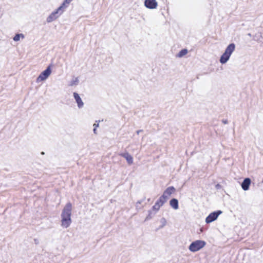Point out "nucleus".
Listing matches in <instances>:
<instances>
[{"mask_svg":"<svg viewBox=\"0 0 263 263\" xmlns=\"http://www.w3.org/2000/svg\"><path fill=\"white\" fill-rule=\"evenodd\" d=\"M262 37H263V32L261 33Z\"/></svg>","mask_w":263,"mask_h":263,"instance_id":"nucleus-29","label":"nucleus"},{"mask_svg":"<svg viewBox=\"0 0 263 263\" xmlns=\"http://www.w3.org/2000/svg\"><path fill=\"white\" fill-rule=\"evenodd\" d=\"M99 126V124H94L93 126L96 128H97Z\"/></svg>","mask_w":263,"mask_h":263,"instance_id":"nucleus-23","label":"nucleus"},{"mask_svg":"<svg viewBox=\"0 0 263 263\" xmlns=\"http://www.w3.org/2000/svg\"><path fill=\"white\" fill-rule=\"evenodd\" d=\"M161 222L162 223V226H160V228H162L163 227H164L166 225V220L164 218H162L161 219Z\"/></svg>","mask_w":263,"mask_h":263,"instance_id":"nucleus-20","label":"nucleus"},{"mask_svg":"<svg viewBox=\"0 0 263 263\" xmlns=\"http://www.w3.org/2000/svg\"><path fill=\"white\" fill-rule=\"evenodd\" d=\"M73 97L76 100V102L77 103L78 107L79 108H81L84 106V103L80 98L79 95L77 92L73 93Z\"/></svg>","mask_w":263,"mask_h":263,"instance_id":"nucleus-9","label":"nucleus"},{"mask_svg":"<svg viewBox=\"0 0 263 263\" xmlns=\"http://www.w3.org/2000/svg\"><path fill=\"white\" fill-rule=\"evenodd\" d=\"M160 206L158 203H155V205L152 207V210L154 211L155 212L157 213V212L159 210L160 208Z\"/></svg>","mask_w":263,"mask_h":263,"instance_id":"nucleus-19","label":"nucleus"},{"mask_svg":"<svg viewBox=\"0 0 263 263\" xmlns=\"http://www.w3.org/2000/svg\"><path fill=\"white\" fill-rule=\"evenodd\" d=\"M71 211L72 204L71 203H67L62 210L61 213V226L64 228H67L71 223Z\"/></svg>","mask_w":263,"mask_h":263,"instance_id":"nucleus-1","label":"nucleus"},{"mask_svg":"<svg viewBox=\"0 0 263 263\" xmlns=\"http://www.w3.org/2000/svg\"><path fill=\"white\" fill-rule=\"evenodd\" d=\"M157 213L155 212L154 211H153V210H149L148 211V215L146 217L145 219V221H147V220H148L151 219H152L154 216Z\"/></svg>","mask_w":263,"mask_h":263,"instance_id":"nucleus-13","label":"nucleus"},{"mask_svg":"<svg viewBox=\"0 0 263 263\" xmlns=\"http://www.w3.org/2000/svg\"><path fill=\"white\" fill-rule=\"evenodd\" d=\"M65 9L62 6H60L57 9L52 12L47 18V23H51L58 18L64 12Z\"/></svg>","mask_w":263,"mask_h":263,"instance_id":"nucleus-4","label":"nucleus"},{"mask_svg":"<svg viewBox=\"0 0 263 263\" xmlns=\"http://www.w3.org/2000/svg\"><path fill=\"white\" fill-rule=\"evenodd\" d=\"M93 133H94L95 134H96V127H95V128H93Z\"/></svg>","mask_w":263,"mask_h":263,"instance_id":"nucleus-25","label":"nucleus"},{"mask_svg":"<svg viewBox=\"0 0 263 263\" xmlns=\"http://www.w3.org/2000/svg\"><path fill=\"white\" fill-rule=\"evenodd\" d=\"M222 123L226 124L228 123V121L227 120H223Z\"/></svg>","mask_w":263,"mask_h":263,"instance_id":"nucleus-22","label":"nucleus"},{"mask_svg":"<svg viewBox=\"0 0 263 263\" xmlns=\"http://www.w3.org/2000/svg\"><path fill=\"white\" fill-rule=\"evenodd\" d=\"M171 206L175 210H177L179 208L178 201L176 198H173L170 201Z\"/></svg>","mask_w":263,"mask_h":263,"instance_id":"nucleus-12","label":"nucleus"},{"mask_svg":"<svg viewBox=\"0 0 263 263\" xmlns=\"http://www.w3.org/2000/svg\"><path fill=\"white\" fill-rule=\"evenodd\" d=\"M235 47L234 43H231L227 47L224 52L220 58L219 62L221 64H226L229 60L232 54L235 51Z\"/></svg>","mask_w":263,"mask_h":263,"instance_id":"nucleus-2","label":"nucleus"},{"mask_svg":"<svg viewBox=\"0 0 263 263\" xmlns=\"http://www.w3.org/2000/svg\"><path fill=\"white\" fill-rule=\"evenodd\" d=\"M251 184V179L249 178H245L241 183V187L244 191H247L249 189Z\"/></svg>","mask_w":263,"mask_h":263,"instance_id":"nucleus-11","label":"nucleus"},{"mask_svg":"<svg viewBox=\"0 0 263 263\" xmlns=\"http://www.w3.org/2000/svg\"><path fill=\"white\" fill-rule=\"evenodd\" d=\"M166 201L167 200L165 198H162V196H161L157 201L156 203H158L159 205L161 207Z\"/></svg>","mask_w":263,"mask_h":263,"instance_id":"nucleus-14","label":"nucleus"},{"mask_svg":"<svg viewBox=\"0 0 263 263\" xmlns=\"http://www.w3.org/2000/svg\"><path fill=\"white\" fill-rule=\"evenodd\" d=\"M51 73L50 66H48L47 68L41 73L36 79V82L39 83L46 80Z\"/></svg>","mask_w":263,"mask_h":263,"instance_id":"nucleus-5","label":"nucleus"},{"mask_svg":"<svg viewBox=\"0 0 263 263\" xmlns=\"http://www.w3.org/2000/svg\"><path fill=\"white\" fill-rule=\"evenodd\" d=\"M260 37H262L261 33H256L255 35L253 36V40L258 42H261L262 41L260 40Z\"/></svg>","mask_w":263,"mask_h":263,"instance_id":"nucleus-15","label":"nucleus"},{"mask_svg":"<svg viewBox=\"0 0 263 263\" xmlns=\"http://www.w3.org/2000/svg\"><path fill=\"white\" fill-rule=\"evenodd\" d=\"M222 213V211L218 210L210 213L206 218L205 222L207 223H211L216 220L218 216Z\"/></svg>","mask_w":263,"mask_h":263,"instance_id":"nucleus-6","label":"nucleus"},{"mask_svg":"<svg viewBox=\"0 0 263 263\" xmlns=\"http://www.w3.org/2000/svg\"><path fill=\"white\" fill-rule=\"evenodd\" d=\"M120 156L124 158L129 164H132L133 163V157L128 153L125 152L121 153L120 154Z\"/></svg>","mask_w":263,"mask_h":263,"instance_id":"nucleus-10","label":"nucleus"},{"mask_svg":"<svg viewBox=\"0 0 263 263\" xmlns=\"http://www.w3.org/2000/svg\"><path fill=\"white\" fill-rule=\"evenodd\" d=\"M175 189L173 186L167 187L162 195V198H165L166 200H167L170 196L175 192Z\"/></svg>","mask_w":263,"mask_h":263,"instance_id":"nucleus-8","label":"nucleus"},{"mask_svg":"<svg viewBox=\"0 0 263 263\" xmlns=\"http://www.w3.org/2000/svg\"><path fill=\"white\" fill-rule=\"evenodd\" d=\"M73 85V83H72L70 85Z\"/></svg>","mask_w":263,"mask_h":263,"instance_id":"nucleus-27","label":"nucleus"},{"mask_svg":"<svg viewBox=\"0 0 263 263\" xmlns=\"http://www.w3.org/2000/svg\"><path fill=\"white\" fill-rule=\"evenodd\" d=\"M72 1V0H64L61 6H62V7L65 10Z\"/></svg>","mask_w":263,"mask_h":263,"instance_id":"nucleus-17","label":"nucleus"},{"mask_svg":"<svg viewBox=\"0 0 263 263\" xmlns=\"http://www.w3.org/2000/svg\"><path fill=\"white\" fill-rule=\"evenodd\" d=\"M142 202V200L138 201L136 204V207L137 209H140L141 208V206H140V204Z\"/></svg>","mask_w":263,"mask_h":263,"instance_id":"nucleus-21","label":"nucleus"},{"mask_svg":"<svg viewBox=\"0 0 263 263\" xmlns=\"http://www.w3.org/2000/svg\"><path fill=\"white\" fill-rule=\"evenodd\" d=\"M142 130H139L137 131V134L138 135L140 133L142 132Z\"/></svg>","mask_w":263,"mask_h":263,"instance_id":"nucleus-24","label":"nucleus"},{"mask_svg":"<svg viewBox=\"0 0 263 263\" xmlns=\"http://www.w3.org/2000/svg\"><path fill=\"white\" fill-rule=\"evenodd\" d=\"M21 37H22V39H24V34H22V33H20V34L18 33V34H15V35L13 37V39L14 41L17 42V41H20Z\"/></svg>","mask_w":263,"mask_h":263,"instance_id":"nucleus-16","label":"nucleus"},{"mask_svg":"<svg viewBox=\"0 0 263 263\" xmlns=\"http://www.w3.org/2000/svg\"><path fill=\"white\" fill-rule=\"evenodd\" d=\"M144 5L148 9H154L157 8L158 4L156 0H145Z\"/></svg>","mask_w":263,"mask_h":263,"instance_id":"nucleus-7","label":"nucleus"},{"mask_svg":"<svg viewBox=\"0 0 263 263\" xmlns=\"http://www.w3.org/2000/svg\"><path fill=\"white\" fill-rule=\"evenodd\" d=\"M187 53V50L186 49H182L180 51V52L178 54V57L179 58L182 57L183 56L186 54Z\"/></svg>","mask_w":263,"mask_h":263,"instance_id":"nucleus-18","label":"nucleus"},{"mask_svg":"<svg viewBox=\"0 0 263 263\" xmlns=\"http://www.w3.org/2000/svg\"><path fill=\"white\" fill-rule=\"evenodd\" d=\"M248 35L249 36H251V34L250 33H249L248 34Z\"/></svg>","mask_w":263,"mask_h":263,"instance_id":"nucleus-26","label":"nucleus"},{"mask_svg":"<svg viewBox=\"0 0 263 263\" xmlns=\"http://www.w3.org/2000/svg\"><path fill=\"white\" fill-rule=\"evenodd\" d=\"M41 154H42V155H43V154H44V153L43 152H42V153H41Z\"/></svg>","mask_w":263,"mask_h":263,"instance_id":"nucleus-28","label":"nucleus"},{"mask_svg":"<svg viewBox=\"0 0 263 263\" xmlns=\"http://www.w3.org/2000/svg\"><path fill=\"white\" fill-rule=\"evenodd\" d=\"M205 245L206 242L204 241L197 240L190 244L189 249L192 252H195L201 249Z\"/></svg>","mask_w":263,"mask_h":263,"instance_id":"nucleus-3","label":"nucleus"}]
</instances>
